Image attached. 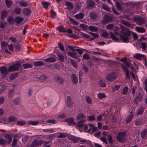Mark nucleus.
I'll return each instance as SVG.
<instances>
[{
  "instance_id": "1",
  "label": "nucleus",
  "mask_w": 147,
  "mask_h": 147,
  "mask_svg": "<svg viewBox=\"0 0 147 147\" xmlns=\"http://www.w3.org/2000/svg\"><path fill=\"white\" fill-rule=\"evenodd\" d=\"M115 30V33L117 35L119 36L121 39L124 42L127 43L129 42V39L131 38L132 34L134 40H136L138 38L136 34L132 32L129 29H120L118 27H116Z\"/></svg>"
},
{
  "instance_id": "2",
  "label": "nucleus",
  "mask_w": 147,
  "mask_h": 147,
  "mask_svg": "<svg viewBox=\"0 0 147 147\" xmlns=\"http://www.w3.org/2000/svg\"><path fill=\"white\" fill-rule=\"evenodd\" d=\"M125 133L124 131L119 132L117 136L118 141L121 143L124 142L126 140Z\"/></svg>"
},
{
  "instance_id": "3",
  "label": "nucleus",
  "mask_w": 147,
  "mask_h": 147,
  "mask_svg": "<svg viewBox=\"0 0 147 147\" xmlns=\"http://www.w3.org/2000/svg\"><path fill=\"white\" fill-rule=\"evenodd\" d=\"M133 20L138 25H141L145 23V18L140 16L135 17L133 18Z\"/></svg>"
},
{
  "instance_id": "4",
  "label": "nucleus",
  "mask_w": 147,
  "mask_h": 147,
  "mask_svg": "<svg viewBox=\"0 0 147 147\" xmlns=\"http://www.w3.org/2000/svg\"><path fill=\"white\" fill-rule=\"evenodd\" d=\"M7 21L8 22V23L10 24H11L14 23V22L17 23V24H18V16L16 17V18L14 20L12 16H9L8 17Z\"/></svg>"
},
{
  "instance_id": "5",
  "label": "nucleus",
  "mask_w": 147,
  "mask_h": 147,
  "mask_svg": "<svg viewBox=\"0 0 147 147\" xmlns=\"http://www.w3.org/2000/svg\"><path fill=\"white\" fill-rule=\"evenodd\" d=\"M57 58L56 55L53 54L51 55L49 57L44 59V60L46 62H49L50 63H53L56 61Z\"/></svg>"
},
{
  "instance_id": "6",
  "label": "nucleus",
  "mask_w": 147,
  "mask_h": 147,
  "mask_svg": "<svg viewBox=\"0 0 147 147\" xmlns=\"http://www.w3.org/2000/svg\"><path fill=\"white\" fill-rule=\"evenodd\" d=\"M106 79L109 82H112L114 80L115 78L116 77L114 73H111L106 76Z\"/></svg>"
},
{
  "instance_id": "7",
  "label": "nucleus",
  "mask_w": 147,
  "mask_h": 147,
  "mask_svg": "<svg viewBox=\"0 0 147 147\" xmlns=\"http://www.w3.org/2000/svg\"><path fill=\"white\" fill-rule=\"evenodd\" d=\"M18 69V63H17L9 67L8 71L9 72H12Z\"/></svg>"
},
{
  "instance_id": "8",
  "label": "nucleus",
  "mask_w": 147,
  "mask_h": 147,
  "mask_svg": "<svg viewBox=\"0 0 147 147\" xmlns=\"http://www.w3.org/2000/svg\"><path fill=\"white\" fill-rule=\"evenodd\" d=\"M0 71L1 75L3 77L5 76L8 74V72H9L7 68L4 67L0 68Z\"/></svg>"
},
{
  "instance_id": "9",
  "label": "nucleus",
  "mask_w": 147,
  "mask_h": 147,
  "mask_svg": "<svg viewBox=\"0 0 147 147\" xmlns=\"http://www.w3.org/2000/svg\"><path fill=\"white\" fill-rule=\"evenodd\" d=\"M113 18L108 15H105L104 17L103 22L106 23L108 22H111L113 20Z\"/></svg>"
},
{
  "instance_id": "10",
  "label": "nucleus",
  "mask_w": 147,
  "mask_h": 147,
  "mask_svg": "<svg viewBox=\"0 0 147 147\" xmlns=\"http://www.w3.org/2000/svg\"><path fill=\"white\" fill-rule=\"evenodd\" d=\"M42 144L41 141L35 140L32 142L30 146L31 147H37L38 146L41 145Z\"/></svg>"
},
{
  "instance_id": "11",
  "label": "nucleus",
  "mask_w": 147,
  "mask_h": 147,
  "mask_svg": "<svg viewBox=\"0 0 147 147\" xmlns=\"http://www.w3.org/2000/svg\"><path fill=\"white\" fill-rule=\"evenodd\" d=\"M66 104L67 107L71 108L73 105L74 103L71 100V98L70 96H68L67 99Z\"/></svg>"
},
{
  "instance_id": "12",
  "label": "nucleus",
  "mask_w": 147,
  "mask_h": 147,
  "mask_svg": "<svg viewBox=\"0 0 147 147\" xmlns=\"http://www.w3.org/2000/svg\"><path fill=\"white\" fill-rule=\"evenodd\" d=\"M89 17L90 20H95L97 19L98 15L95 12H91L89 13Z\"/></svg>"
},
{
  "instance_id": "13",
  "label": "nucleus",
  "mask_w": 147,
  "mask_h": 147,
  "mask_svg": "<svg viewBox=\"0 0 147 147\" xmlns=\"http://www.w3.org/2000/svg\"><path fill=\"white\" fill-rule=\"evenodd\" d=\"M144 110V108L142 106L138 108L137 109L136 114L137 116L142 115L143 114Z\"/></svg>"
},
{
  "instance_id": "14",
  "label": "nucleus",
  "mask_w": 147,
  "mask_h": 147,
  "mask_svg": "<svg viewBox=\"0 0 147 147\" xmlns=\"http://www.w3.org/2000/svg\"><path fill=\"white\" fill-rule=\"evenodd\" d=\"M54 80L57 82L59 83L61 85H63L64 83L63 78L59 76H55L54 78Z\"/></svg>"
},
{
  "instance_id": "15",
  "label": "nucleus",
  "mask_w": 147,
  "mask_h": 147,
  "mask_svg": "<svg viewBox=\"0 0 147 147\" xmlns=\"http://www.w3.org/2000/svg\"><path fill=\"white\" fill-rule=\"evenodd\" d=\"M134 57L136 59L141 60L142 59H144V58L145 57V55H144L140 54L139 53H136L134 55Z\"/></svg>"
},
{
  "instance_id": "16",
  "label": "nucleus",
  "mask_w": 147,
  "mask_h": 147,
  "mask_svg": "<svg viewBox=\"0 0 147 147\" xmlns=\"http://www.w3.org/2000/svg\"><path fill=\"white\" fill-rule=\"evenodd\" d=\"M121 67L123 71L125 73L126 78L128 79H129L130 78V76L129 70L123 65H121Z\"/></svg>"
},
{
  "instance_id": "17",
  "label": "nucleus",
  "mask_w": 147,
  "mask_h": 147,
  "mask_svg": "<svg viewBox=\"0 0 147 147\" xmlns=\"http://www.w3.org/2000/svg\"><path fill=\"white\" fill-rule=\"evenodd\" d=\"M71 80L74 84H76L78 82V79L76 74H72L71 75Z\"/></svg>"
},
{
  "instance_id": "18",
  "label": "nucleus",
  "mask_w": 147,
  "mask_h": 147,
  "mask_svg": "<svg viewBox=\"0 0 147 147\" xmlns=\"http://www.w3.org/2000/svg\"><path fill=\"white\" fill-rule=\"evenodd\" d=\"M133 111H131L130 112V115L128 116L127 118L126 119L125 122L126 123H129L131 121L132 119L133 118Z\"/></svg>"
},
{
  "instance_id": "19",
  "label": "nucleus",
  "mask_w": 147,
  "mask_h": 147,
  "mask_svg": "<svg viewBox=\"0 0 147 147\" xmlns=\"http://www.w3.org/2000/svg\"><path fill=\"white\" fill-rule=\"evenodd\" d=\"M95 6V3L93 1L91 0H89L87 5V7L88 8H92Z\"/></svg>"
},
{
  "instance_id": "20",
  "label": "nucleus",
  "mask_w": 147,
  "mask_h": 147,
  "mask_svg": "<svg viewBox=\"0 0 147 147\" xmlns=\"http://www.w3.org/2000/svg\"><path fill=\"white\" fill-rule=\"evenodd\" d=\"M89 128L88 129V131L90 132V130L92 129L93 132H94L97 130V128L96 127H95L94 125L92 124H89Z\"/></svg>"
},
{
  "instance_id": "21",
  "label": "nucleus",
  "mask_w": 147,
  "mask_h": 147,
  "mask_svg": "<svg viewBox=\"0 0 147 147\" xmlns=\"http://www.w3.org/2000/svg\"><path fill=\"white\" fill-rule=\"evenodd\" d=\"M56 53L59 60L62 62H63L64 59V57L63 54L59 52H56Z\"/></svg>"
},
{
  "instance_id": "22",
  "label": "nucleus",
  "mask_w": 147,
  "mask_h": 147,
  "mask_svg": "<svg viewBox=\"0 0 147 147\" xmlns=\"http://www.w3.org/2000/svg\"><path fill=\"white\" fill-rule=\"evenodd\" d=\"M76 119H78L80 120H84V121L86 120L85 115L83 114L82 113L79 114L77 116Z\"/></svg>"
},
{
  "instance_id": "23",
  "label": "nucleus",
  "mask_w": 147,
  "mask_h": 147,
  "mask_svg": "<svg viewBox=\"0 0 147 147\" xmlns=\"http://www.w3.org/2000/svg\"><path fill=\"white\" fill-rule=\"evenodd\" d=\"M136 31L139 32L144 33L146 32L145 28L143 27H136Z\"/></svg>"
},
{
  "instance_id": "24",
  "label": "nucleus",
  "mask_w": 147,
  "mask_h": 147,
  "mask_svg": "<svg viewBox=\"0 0 147 147\" xmlns=\"http://www.w3.org/2000/svg\"><path fill=\"white\" fill-rule=\"evenodd\" d=\"M65 121L66 122L69 123V125H74L75 124L74 121V119L72 118L67 119H65Z\"/></svg>"
},
{
  "instance_id": "25",
  "label": "nucleus",
  "mask_w": 147,
  "mask_h": 147,
  "mask_svg": "<svg viewBox=\"0 0 147 147\" xmlns=\"http://www.w3.org/2000/svg\"><path fill=\"white\" fill-rule=\"evenodd\" d=\"M27 2L24 0H20L19 1V6L23 7H26L27 5Z\"/></svg>"
},
{
  "instance_id": "26",
  "label": "nucleus",
  "mask_w": 147,
  "mask_h": 147,
  "mask_svg": "<svg viewBox=\"0 0 147 147\" xmlns=\"http://www.w3.org/2000/svg\"><path fill=\"white\" fill-rule=\"evenodd\" d=\"M65 5L67 6V8L69 9H71L74 8V5L71 2L67 1L65 3Z\"/></svg>"
},
{
  "instance_id": "27",
  "label": "nucleus",
  "mask_w": 147,
  "mask_h": 147,
  "mask_svg": "<svg viewBox=\"0 0 147 147\" xmlns=\"http://www.w3.org/2000/svg\"><path fill=\"white\" fill-rule=\"evenodd\" d=\"M69 139L72 141L74 143H76L78 142L80 138L71 135Z\"/></svg>"
},
{
  "instance_id": "28",
  "label": "nucleus",
  "mask_w": 147,
  "mask_h": 147,
  "mask_svg": "<svg viewBox=\"0 0 147 147\" xmlns=\"http://www.w3.org/2000/svg\"><path fill=\"white\" fill-rule=\"evenodd\" d=\"M141 136L142 138H147V129H145L141 133Z\"/></svg>"
},
{
  "instance_id": "29",
  "label": "nucleus",
  "mask_w": 147,
  "mask_h": 147,
  "mask_svg": "<svg viewBox=\"0 0 147 147\" xmlns=\"http://www.w3.org/2000/svg\"><path fill=\"white\" fill-rule=\"evenodd\" d=\"M116 27H117V26H115L113 24H110L108 25H107L106 27L109 30H111L113 29H114V33L116 35H117L115 33V28Z\"/></svg>"
},
{
  "instance_id": "30",
  "label": "nucleus",
  "mask_w": 147,
  "mask_h": 147,
  "mask_svg": "<svg viewBox=\"0 0 147 147\" xmlns=\"http://www.w3.org/2000/svg\"><path fill=\"white\" fill-rule=\"evenodd\" d=\"M75 18L77 19H81L84 17V14L82 13H80L75 15Z\"/></svg>"
},
{
  "instance_id": "31",
  "label": "nucleus",
  "mask_w": 147,
  "mask_h": 147,
  "mask_svg": "<svg viewBox=\"0 0 147 147\" xmlns=\"http://www.w3.org/2000/svg\"><path fill=\"white\" fill-rule=\"evenodd\" d=\"M23 13L26 16H28L31 13V11L28 8H25L23 10Z\"/></svg>"
},
{
  "instance_id": "32",
  "label": "nucleus",
  "mask_w": 147,
  "mask_h": 147,
  "mask_svg": "<svg viewBox=\"0 0 147 147\" xmlns=\"http://www.w3.org/2000/svg\"><path fill=\"white\" fill-rule=\"evenodd\" d=\"M7 15V12L5 10L2 11L1 13V19L2 20H4Z\"/></svg>"
},
{
  "instance_id": "33",
  "label": "nucleus",
  "mask_w": 147,
  "mask_h": 147,
  "mask_svg": "<svg viewBox=\"0 0 147 147\" xmlns=\"http://www.w3.org/2000/svg\"><path fill=\"white\" fill-rule=\"evenodd\" d=\"M128 88L127 86H125L123 88L121 91V94L123 95H126L128 91Z\"/></svg>"
},
{
  "instance_id": "34",
  "label": "nucleus",
  "mask_w": 147,
  "mask_h": 147,
  "mask_svg": "<svg viewBox=\"0 0 147 147\" xmlns=\"http://www.w3.org/2000/svg\"><path fill=\"white\" fill-rule=\"evenodd\" d=\"M67 55L72 57L76 59L78 58L77 53L71 52H68Z\"/></svg>"
},
{
  "instance_id": "35",
  "label": "nucleus",
  "mask_w": 147,
  "mask_h": 147,
  "mask_svg": "<svg viewBox=\"0 0 147 147\" xmlns=\"http://www.w3.org/2000/svg\"><path fill=\"white\" fill-rule=\"evenodd\" d=\"M121 85H115L114 87H112V90L113 92L118 91L120 89L121 87Z\"/></svg>"
},
{
  "instance_id": "36",
  "label": "nucleus",
  "mask_w": 147,
  "mask_h": 147,
  "mask_svg": "<svg viewBox=\"0 0 147 147\" xmlns=\"http://www.w3.org/2000/svg\"><path fill=\"white\" fill-rule=\"evenodd\" d=\"M44 63L42 61H37L34 62V65L37 66H40L43 65Z\"/></svg>"
},
{
  "instance_id": "37",
  "label": "nucleus",
  "mask_w": 147,
  "mask_h": 147,
  "mask_svg": "<svg viewBox=\"0 0 147 147\" xmlns=\"http://www.w3.org/2000/svg\"><path fill=\"white\" fill-rule=\"evenodd\" d=\"M142 123V119H137L135 121V123L136 126H139Z\"/></svg>"
},
{
  "instance_id": "38",
  "label": "nucleus",
  "mask_w": 147,
  "mask_h": 147,
  "mask_svg": "<svg viewBox=\"0 0 147 147\" xmlns=\"http://www.w3.org/2000/svg\"><path fill=\"white\" fill-rule=\"evenodd\" d=\"M28 124L29 125H37L39 123V121H28Z\"/></svg>"
},
{
  "instance_id": "39",
  "label": "nucleus",
  "mask_w": 147,
  "mask_h": 147,
  "mask_svg": "<svg viewBox=\"0 0 147 147\" xmlns=\"http://www.w3.org/2000/svg\"><path fill=\"white\" fill-rule=\"evenodd\" d=\"M5 137L6 138H7L6 140H7V143L8 144H10V143L11 142L12 139L11 136L7 134L5 136Z\"/></svg>"
},
{
  "instance_id": "40",
  "label": "nucleus",
  "mask_w": 147,
  "mask_h": 147,
  "mask_svg": "<svg viewBox=\"0 0 147 147\" xmlns=\"http://www.w3.org/2000/svg\"><path fill=\"white\" fill-rule=\"evenodd\" d=\"M120 22L122 24L127 26H129L131 25V24L129 22L123 20H121Z\"/></svg>"
},
{
  "instance_id": "41",
  "label": "nucleus",
  "mask_w": 147,
  "mask_h": 147,
  "mask_svg": "<svg viewBox=\"0 0 147 147\" xmlns=\"http://www.w3.org/2000/svg\"><path fill=\"white\" fill-rule=\"evenodd\" d=\"M98 98L100 99H102L106 97L105 94L103 93H99L97 94Z\"/></svg>"
},
{
  "instance_id": "42",
  "label": "nucleus",
  "mask_w": 147,
  "mask_h": 147,
  "mask_svg": "<svg viewBox=\"0 0 147 147\" xmlns=\"http://www.w3.org/2000/svg\"><path fill=\"white\" fill-rule=\"evenodd\" d=\"M88 29L90 30L92 32H96L98 30L97 28L94 26H89Z\"/></svg>"
},
{
  "instance_id": "43",
  "label": "nucleus",
  "mask_w": 147,
  "mask_h": 147,
  "mask_svg": "<svg viewBox=\"0 0 147 147\" xmlns=\"http://www.w3.org/2000/svg\"><path fill=\"white\" fill-rule=\"evenodd\" d=\"M106 84L102 80H99L98 82V85L100 87H105L106 86Z\"/></svg>"
},
{
  "instance_id": "44",
  "label": "nucleus",
  "mask_w": 147,
  "mask_h": 147,
  "mask_svg": "<svg viewBox=\"0 0 147 147\" xmlns=\"http://www.w3.org/2000/svg\"><path fill=\"white\" fill-rule=\"evenodd\" d=\"M57 30L60 32H65V29L62 26H59L57 27Z\"/></svg>"
},
{
  "instance_id": "45",
  "label": "nucleus",
  "mask_w": 147,
  "mask_h": 147,
  "mask_svg": "<svg viewBox=\"0 0 147 147\" xmlns=\"http://www.w3.org/2000/svg\"><path fill=\"white\" fill-rule=\"evenodd\" d=\"M59 135L58 136V138H65L66 135V133L62 132H59L58 133Z\"/></svg>"
},
{
  "instance_id": "46",
  "label": "nucleus",
  "mask_w": 147,
  "mask_h": 147,
  "mask_svg": "<svg viewBox=\"0 0 147 147\" xmlns=\"http://www.w3.org/2000/svg\"><path fill=\"white\" fill-rule=\"evenodd\" d=\"M85 121L84 120H80L78 123L77 126L80 127H82L84 124L83 123Z\"/></svg>"
},
{
  "instance_id": "47",
  "label": "nucleus",
  "mask_w": 147,
  "mask_h": 147,
  "mask_svg": "<svg viewBox=\"0 0 147 147\" xmlns=\"http://www.w3.org/2000/svg\"><path fill=\"white\" fill-rule=\"evenodd\" d=\"M116 7L119 11H121L122 10L123 8L121 5L118 2H116Z\"/></svg>"
},
{
  "instance_id": "48",
  "label": "nucleus",
  "mask_w": 147,
  "mask_h": 147,
  "mask_svg": "<svg viewBox=\"0 0 147 147\" xmlns=\"http://www.w3.org/2000/svg\"><path fill=\"white\" fill-rule=\"evenodd\" d=\"M83 58L84 60H88L90 58L89 54L87 53H85L83 54Z\"/></svg>"
},
{
  "instance_id": "49",
  "label": "nucleus",
  "mask_w": 147,
  "mask_h": 147,
  "mask_svg": "<svg viewBox=\"0 0 147 147\" xmlns=\"http://www.w3.org/2000/svg\"><path fill=\"white\" fill-rule=\"evenodd\" d=\"M109 33L111 34V37L114 40L117 41L118 38L113 33L111 32H110Z\"/></svg>"
},
{
  "instance_id": "50",
  "label": "nucleus",
  "mask_w": 147,
  "mask_h": 147,
  "mask_svg": "<svg viewBox=\"0 0 147 147\" xmlns=\"http://www.w3.org/2000/svg\"><path fill=\"white\" fill-rule=\"evenodd\" d=\"M108 140L109 143L110 144L113 143V141L112 139V136L111 135H108L107 136Z\"/></svg>"
},
{
  "instance_id": "51",
  "label": "nucleus",
  "mask_w": 147,
  "mask_h": 147,
  "mask_svg": "<svg viewBox=\"0 0 147 147\" xmlns=\"http://www.w3.org/2000/svg\"><path fill=\"white\" fill-rule=\"evenodd\" d=\"M22 66L24 68L27 69L32 67V65L30 64L26 63L23 64Z\"/></svg>"
},
{
  "instance_id": "52",
  "label": "nucleus",
  "mask_w": 147,
  "mask_h": 147,
  "mask_svg": "<svg viewBox=\"0 0 147 147\" xmlns=\"http://www.w3.org/2000/svg\"><path fill=\"white\" fill-rule=\"evenodd\" d=\"M42 4L43 7L46 9H47L49 4V3L45 1L42 2Z\"/></svg>"
},
{
  "instance_id": "53",
  "label": "nucleus",
  "mask_w": 147,
  "mask_h": 147,
  "mask_svg": "<svg viewBox=\"0 0 147 147\" xmlns=\"http://www.w3.org/2000/svg\"><path fill=\"white\" fill-rule=\"evenodd\" d=\"M18 75L17 73H15L13 74L10 75L9 78L11 80H13L17 77Z\"/></svg>"
},
{
  "instance_id": "54",
  "label": "nucleus",
  "mask_w": 147,
  "mask_h": 147,
  "mask_svg": "<svg viewBox=\"0 0 147 147\" xmlns=\"http://www.w3.org/2000/svg\"><path fill=\"white\" fill-rule=\"evenodd\" d=\"M47 78V77L46 75H42L38 78V79L40 80H44Z\"/></svg>"
},
{
  "instance_id": "55",
  "label": "nucleus",
  "mask_w": 147,
  "mask_h": 147,
  "mask_svg": "<svg viewBox=\"0 0 147 147\" xmlns=\"http://www.w3.org/2000/svg\"><path fill=\"white\" fill-rule=\"evenodd\" d=\"M102 8L103 9L107 11H109L110 10L109 8L108 7L107 5H105V4H102Z\"/></svg>"
},
{
  "instance_id": "56",
  "label": "nucleus",
  "mask_w": 147,
  "mask_h": 147,
  "mask_svg": "<svg viewBox=\"0 0 147 147\" xmlns=\"http://www.w3.org/2000/svg\"><path fill=\"white\" fill-rule=\"evenodd\" d=\"M86 100L87 102L89 104H90L92 103V100L91 98L88 96H86Z\"/></svg>"
},
{
  "instance_id": "57",
  "label": "nucleus",
  "mask_w": 147,
  "mask_h": 147,
  "mask_svg": "<svg viewBox=\"0 0 147 147\" xmlns=\"http://www.w3.org/2000/svg\"><path fill=\"white\" fill-rule=\"evenodd\" d=\"M5 2L7 6L8 7H9L12 4V1H9V0H5Z\"/></svg>"
},
{
  "instance_id": "58",
  "label": "nucleus",
  "mask_w": 147,
  "mask_h": 147,
  "mask_svg": "<svg viewBox=\"0 0 147 147\" xmlns=\"http://www.w3.org/2000/svg\"><path fill=\"white\" fill-rule=\"evenodd\" d=\"M7 140H5L2 139H0V144L5 145L7 143Z\"/></svg>"
},
{
  "instance_id": "59",
  "label": "nucleus",
  "mask_w": 147,
  "mask_h": 147,
  "mask_svg": "<svg viewBox=\"0 0 147 147\" xmlns=\"http://www.w3.org/2000/svg\"><path fill=\"white\" fill-rule=\"evenodd\" d=\"M100 139L101 141L103 142L106 144H108L107 138H106V137H101L100 138Z\"/></svg>"
},
{
  "instance_id": "60",
  "label": "nucleus",
  "mask_w": 147,
  "mask_h": 147,
  "mask_svg": "<svg viewBox=\"0 0 147 147\" xmlns=\"http://www.w3.org/2000/svg\"><path fill=\"white\" fill-rule=\"evenodd\" d=\"M8 120L10 122H13L16 121L17 118L13 117L11 116L8 118Z\"/></svg>"
},
{
  "instance_id": "61",
  "label": "nucleus",
  "mask_w": 147,
  "mask_h": 147,
  "mask_svg": "<svg viewBox=\"0 0 147 147\" xmlns=\"http://www.w3.org/2000/svg\"><path fill=\"white\" fill-rule=\"evenodd\" d=\"M70 20L74 24L78 25V22L74 20L72 18L70 17L69 18Z\"/></svg>"
},
{
  "instance_id": "62",
  "label": "nucleus",
  "mask_w": 147,
  "mask_h": 147,
  "mask_svg": "<svg viewBox=\"0 0 147 147\" xmlns=\"http://www.w3.org/2000/svg\"><path fill=\"white\" fill-rule=\"evenodd\" d=\"M135 98L139 102L141 101L143 99L142 96L140 95H137Z\"/></svg>"
},
{
  "instance_id": "63",
  "label": "nucleus",
  "mask_w": 147,
  "mask_h": 147,
  "mask_svg": "<svg viewBox=\"0 0 147 147\" xmlns=\"http://www.w3.org/2000/svg\"><path fill=\"white\" fill-rule=\"evenodd\" d=\"M51 17L52 18H54L56 15V13L55 12L53 9L51 10Z\"/></svg>"
},
{
  "instance_id": "64",
  "label": "nucleus",
  "mask_w": 147,
  "mask_h": 147,
  "mask_svg": "<svg viewBox=\"0 0 147 147\" xmlns=\"http://www.w3.org/2000/svg\"><path fill=\"white\" fill-rule=\"evenodd\" d=\"M95 117L93 115L90 116L88 118V119L90 121H92L95 120Z\"/></svg>"
}]
</instances>
